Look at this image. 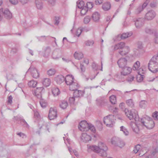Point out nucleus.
<instances>
[{"mask_svg": "<svg viewBox=\"0 0 158 158\" xmlns=\"http://www.w3.org/2000/svg\"><path fill=\"white\" fill-rule=\"evenodd\" d=\"M68 106V104L67 102L64 100L62 101L60 104V107L63 109L66 108Z\"/></svg>", "mask_w": 158, "mask_h": 158, "instance_id": "33", "label": "nucleus"}, {"mask_svg": "<svg viewBox=\"0 0 158 158\" xmlns=\"http://www.w3.org/2000/svg\"><path fill=\"white\" fill-rule=\"evenodd\" d=\"M127 59L125 58H121L119 59L117 61V64L119 67L121 68H123L127 65Z\"/></svg>", "mask_w": 158, "mask_h": 158, "instance_id": "14", "label": "nucleus"}, {"mask_svg": "<svg viewBox=\"0 0 158 158\" xmlns=\"http://www.w3.org/2000/svg\"><path fill=\"white\" fill-rule=\"evenodd\" d=\"M148 67L149 70L153 73H155L158 72V67L151 60L148 64Z\"/></svg>", "mask_w": 158, "mask_h": 158, "instance_id": "7", "label": "nucleus"}, {"mask_svg": "<svg viewBox=\"0 0 158 158\" xmlns=\"http://www.w3.org/2000/svg\"><path fill=\"white\" fill-rule=\"evenodd\" d=\"M91 148L94 152L98 153L102 156H106L107 155V151L108 148L106 144L104 143L100 142L98 143V146H92Z\"/></svg>", "mask_w": 158, "mask_h": 158, "instance_id": "1", "label": "nucleus"}, {"mask_svg": "<svg viewBox=\"0 0 158 158\" xmlns=\"http://www.w3.org/2000/svg\"><path fill=\"white\" fill-rule=\"evenodd\" d=\"M37 82L34 80H32L29 81L28 83V85L30 87H35L36 86Z\"/></svg>", "mask_w": 158, "mask_h": 158, "instance_id": "36", "label": "nucleus"}, {"mask_svg": "<svg viewBox=\"0 0 158 158\" xmlns=\"http://www.w3.org/2000/svg\"><path fill=\"white\" fill-rule=\"evenodd\" d=\"M56 73L55 70L54 69H51L48 71L47 73L50 76L54 75Z\"/></svg>", "mask_w": 158, "mask_h": 158, "instance_id": "39", "label": "nucleus"}, {"mask_svg": "<svg viewBox=\"0 0 158 158\" xmlns=\"http://www.w3.org/2000/svg\"><path fill=\"white\" fill-rule=\"evenodd\" d=\"M78 95H79V97H82L83 95L84 94V91H82V90H78Z\"/></svg>", "mask_w": 158, "mask_h": 158, "instance_id": "61", "label": "nucleus"}, {"mask_svg": "<svg viewBox=\"0 0 158 158\" xmlns=\"http://www.w3.org/2000/svg\"><path fill=\"white\" fill-rule=\"evenodd\" d=\"M40 103L41 106L43 108H45L47 106L46 103L43 100H40Z\"/></svg>", "mask_w": 158, "mask_h": 158, "instance_id": "44", "label": "nucleus"}, {"mask_svg": "<svg viewBox=\"0 0 158 158\" xmlns=\"http://www.w3.org/2000/svg\"><path fill=\"white\" fill-rule=\"evenodd\" d=\"M92 68L94 70L97 71L98 69V65L94 62L92 64Z\"/></svg>", "mask_w": 158, "mask_h": 158, "instance_id": "51", "label": "nucleus"}, {"mask_svg": "<svg viewBox=\"0 0 158 158\" xmlns=\"http://www.w3.org/2000/svg\"><path fill=\"white\" fill-rule=\"evenodd\" d=\"M145 8L142 5L139 6L135 10V13L137 15L140 14Z\"/></svg>", "mask_w": 158, "mask_h": 158, "instance_id": "31", "label": "nucleus"}, {"mask_svg": "<svg viewBox=\"0 0 158 158\" xmlns=\"http://www.w3.org/2000/svg\"><path fill=\"white\" fill-rule=\"evenodd\" d=\"M28 71L31 73L32 76L35 78H37L39 76V74L38 71L34 67L31 66L28 69Z\"/></svg>", "mask_w": 158, "mask_h": 158, "instance_id": "11", "label": "nucleus"}, {"mask_svg": "<svg viewBox=\"0 0 158 158\" xmlns=\"http://www.w3.org/2000/svg\"><path fill=\"white\" fill-rule=\"evenodd\" d=\"M111 7V4L109 2L104 3L102 6L103 9L105 11H107L109 10Z\"/></svg>", "mask_w": 158, "mask_h": 158, "instance_id": "26", "label": "nucleus"}, {"mask_svg": "<svg viewBox=\"0 0 158 158\" xmlns=\"http://www.w3.org/2000/svg\"><path fill=\"white\" fill-rule=\"evenodd\" d=\"M110 100L112 104H116L117 102L116 96L114 95H111L110 97Z\"/></svg>", "mask_w": 158, "mask_h": 158, "instance_id": "34", "label": "nucleus"}, {"mask_svg": "<svg viewBox=\"0 0 158 158\" xmlns=\"http://www.w3.org/2000/svg\"><path fill=\"white\" fill-rule=\"evenodd\" d=\"M82 30L81 29H78L76 31V35L77 36L79 37L81 35Z\"/></svg>", "mask_w": 158, "mask_h": 158, "instance_id": "53", "label": "nucleus"}, {"mask_svg": "<svg viewBox=\"0 0 158 158\" xmlns=\"http://www.w3.org/2000/svg\"><path fill=\"white\" fill-rule=\"evenodd\" d=\"M37 39L39 41H43L46 40V37L45 36H42L40 37H37Z\"/></svg>", "mask_w": 158, "mask_h": 158, "instance_id": "52", "label": "nucleus"}, {"mask_svg": "<svg viewBox=\"0 0 158 158\" xmlns=\"http://www.w3.org/2000/svg\"><path fill=\"white\" fill-rule=\"evenodd\" d=\"M145 32L146 33L150 35H157V31L156 30L151 28L148 27H147L144 29Z\"/></svg>", "mask_w": 158, "mask_h": 158, "instance_id": "15", "label": "nucleus"}, {"mask_svg": "<svg viewBox=\"0 0 158 158\" xmlns=\"http://www.w3.org/2000/svg\"><path fill=\"white\" fill-rule=\"evenodd\" d=\"M70 153L71 154L73 153L77 157L78 156V153L77 151L76 150H73V151H71V148H70Z\"/></svg>", "mask_w": 158, "mask_h": 158, "instance_id": "54", "label": "nucleus"}, {"mask_svg": "<svg viewBox=\"0 0 158 158\" xmlns=\"http://www.w3.org/2000/svg\"><path fill=\"white\" fill-rule=\"evenodd\" d=\"M48 1L49 3L52 6L55 5L56 2L55 0H48Z\"/></svg>", "mask_w": 158, "mask_h": 158, "instance_id": "57", "label": "nucleus"}, {"mask_svg": "<svg viewBox=\"0 0 158 158\" xmlns=\"http://www.w3.org/2000/svg\"><path fill=\"white\" fill-rule=\"evenodd\" d=\"M135 25L137 29L140 28L144 25V20L143 18H138L135 19L134 20Z\"/></svg>", "mask_w": 158, "mask_h": 158, "instance_id": "5", "label": "nucleus"}, {"mask_svg": "<svg viewBox=\"0 0 158 158\" xmlns=\"http://www.w3.org/2000/svg\"><path fill=\"white\" fill-rule=\"evenodd\" d=\"M156 15V13L154 10H149L145 15V19L148 21L152 20L155 17Z\"/></svg>", "mask_w": 158, "mask_h": 158, "instance_id": "8", "label": "nucleus"}, {"mask_svg": "<svg viewBox=\"0 0 158 158\" xmlns=\"http://www.w3.org/2000/svg\"><path fill=\"white\" fill-rule=\"evenodd\" d=\"M139 76H137V80L138 82H141L143 80V75L139 74Z\"/></svg>", "mask_w": 158, "mask_h": 158, "instance_id": "50", "label": "nucleus"}, {"mask_svg": "<svg viewBox=\"0 0 158 158\" xmlns=\"http://www.w3.org/2000/svg\"><path fill=\"white\" fill-rule=\"evenodd\" d=\"M126 103L128 106L131 108L134 106V103L132 99H131L127 100L126 101Z\"/></svg>", "mask_w": 158, "mask_h": 158, "instance_id": "37", "label": "nucleus"}, {"mask_svg": "<svg viewBox=\"0 0 158 158\" xmlns=\"http://www.w3.org/2000/svg\"><path fill=\"white\" fill-rule=\"evenodd\" d=\"M44 88L42 87H37L33 92V94L38 98H40L42 96V94L44 92Z\"/></svg>", "mask_w": 158, "mask_h": 158, "instance_id": "10", "label": "nucleus"}, {"mask_svg": "<svg viewBox=\"0 0 158 158\" xmlns=\"http://www.w3.org/2000/svg\"><path fill=\"white\" fill-rule=\"evenodd\" d=\"M73 91L74 92L73 93V97L70 98V103L73 104L75 101V98L79 97L78 95V91L77 89L73 90Z\"/></svg>", "mask_w": 158, "mask_h": 158, "instance_id": "21", "label": "nucleus"}, {"mask_svg": "<svg viewBox=\"0 0 158 158\" xmlns=\"http://www.w3.org/2000/svg\"><path fill=\"white\" fill-rule=\"evenodd\" d=\"M130 49L129 47H124L121 50H119L118 53L122 56H124L127 54L129 52Z\"/></svg>", "mask_w": 158, "mask_h": 158, "instance_id": "19", "label": "nucleus"}, {"mask_svg": "<svg viewBox=\"0 0 158 158\" xmlns=\"http://www.w3.org/2000/svg\"><path fill=\"white\" fill-rule=\"evenodd\" d=\"M94 42L93 40H88L85 42V45L87 46H90L93 45Z\"/></svg>", "mask_w": 158, "mask_h": 158, "instance_id": "48", "label": "nucleus"}, {"mask_svg": "<svg viewBox=\"0 0 158 158\" xmlns=\"http://www.w3.org/2000/svg\"><path fill=\"white\" fill-rule=\"evenodd\" d=\"M69 76V74L66 75L65 77L62 75H58L55 78V80L58 84H60L64 81H65L66 84L69 85V82L66 80V78Z\"/></svg>", "mask_w": 158, "mask_h": 158, "instance_id": "6", "label": "nucleus"}, {"mask_svg": "<svg viewBox=\"0 0 158 158\" xmlns=\"http://www.w3.org/2000/svg\"><path fill=\"white\" fill-rule=\"evenodd\" d=\"M52 90V94L55 96L59 95L60 93L59 89L57 88L53 87Z\"/></svg>", "mask_w": 158, "mask_h": 158, "instance_id": "30", "label": "nucleus"}, {"mask_svg": "<svg viewBox=\"0 0 158 158\" xmlns=\"http://www.w3.org/2000/svg\"><path fill=\"white\" fill-rule=\"evenodd\" d=\"M125 46V43L122 42L116 44L114 47V49L115 50L118 49L121 50Z\"/></svg>", "mask_w": 158, "mask_h": 158, "instance_id": "23", "label": "nucleus"}, {"mask_svg": "<svg viewBox=\"0 0 158 158\" xmlns=\"http://www.w3.org/2000/svg\"><path fill=\"white\" fill-rule=\"evenodd\" d=\"M10 2L12 4L16 5L18 3V0H9Z\"/></svg>", "mask_w": 158, "mask_h": 158, "instance_id": "59", "label": "nucleus"}, {"mask_svg": "<svg viewBox=\"0 0 158 158\" xmlns=\"http://www.w3.org/2000/svg\"><path fill=\"white\" fill-rule=\"evenodd\" d=\"M42 83L46 87H48L51 84V80L49 78H45L44 79Z\"/></svg>", "mask_w": 158, "mask_h": 158, "instance_id": "29", "label": "nucleus"}, {"mask_svg": "<svg viewBox=\"0 0 158 158\" xmlns=\"http://www.w3.org/2000/svg\"><path fill=\"white\" fill-rule=\"evenodd\" d=\"M150 2V0H146L145 2L143 4L142 6L145 8Z\"/></svg>", "mask_w": 158, "mask_h": 158, "instance_id": "63", "label": "nucleus"}, {"mask_svg": "<svg viewBox=\"0 0 158 158\" xmlns=\"http://www.w3.org/2000/svg\"><path fill=\"white\" fill-rule=\"evenodd\" d=\"M35 3L36 6L38 9L41 10L43 8V4L41 0H35Z\"/></svg>", "mask_w": 158, "mask_h": 158, "instance_id": "27", "label": "nucleus"}, {"mask_svg": "<svg viewBox=\"0 0 158 158\" xmlns=\"http://www.w3.org/2000/svg\"><path fill=\"white\" fill-rule=\"evenodd\" d=\"M140 63L139 61H137L134 64L133 69L134 70H137L140 66Z\"/></svg>", "mask_w": 158, "mask_h": 158, "instance_id": "42", "label": "nucleus"}, {"mask_svg": "<svg viewBox=\"0 0 158 158\" xmlns=\"http://www.w3.org/2000/svg\"><path fill=\"white\" fill-rule=\"evenodd\" d=\"M130 125L133 131L136 133H138L139 131V127L138 126V125H136L135 123L134 122H131L130 123Z\"/></svg>", "mask_w": 158, "mask_h": 158, "instance_id": "24", "label": "nucleus"}, {"mask_svg": "<svg viewBox=\"0 0 158 158\" xmlns=\"http://www.w3.org/2000/svg\"><path fill=\"white\" fill-rule=\"evenodd\" d=\"M111 143L116 146L120 148L123 147L125 145L124 142L119 138L113 137L111 139Z\"/></svg>", "mask_w": 158, "mask_h": 158, "instance_id": "3", "label": "nucleus"}, {"mask_svg": "<svg viewBox=\"0 0 158 158\" xmlns=\"http://www.w3.org/2000/svg\"><path fill=\"white\" fill-rule=\"evenodd\" d=\"M96 101L97 104L100 107H104L107 104V100L105 97H100Z\"/></svg>", "mask_w": 158, "mask_h": 158, "instance_id": "9", "label": "nucleus"}, {"mask_svg": "<svg viewBox=\"0 0 158 158\" xmlns=\"http://www.w3.org/2000/svg\"><path fill=\"white\" fill-rule=\"evenodd\" d=\"M157 1H153L150 3V6L152 8H155L157 7Z\"/></svg>", "mask_w": 158, "mask_h": 158, "instance_id": "43", "label": "nucleus"}, {"mask_svg": "<svg viewBox=\"0 0 158 158\" xmlns=\"http://www.w3.org/2000/svg\"><path fill=\"white\" fill-rule=\"evenodd\" d=\"M51 52V48L49 47H47L44 50V56L47 57L50 54Z\"/></svg>", "mask_w": 158, "mask_h": 158, "instance_id": "35", "label": "nucleus"}, {"mask_svg": "<svg viewBox=\"0 0 158 158\" xmlns=\"http://www.w3.org/2000/svg\"><path fill=\"white\" fill-rule=\"evenodd\" d=\"M84 2L82 1H81L79 2H77V6L79 8H82L84 7L85 6H84Z\"/></svg>", "mask_w": 158, "mask_h": 158, "instance_id": "40", "label": "nucleus"}, {"mask_svg": "<svg viewBox=\"0 0 158 158\" xmlns=\"http://www.w3.org/2000/svg\"><path fill=\"white\" fill-rule=\"evenodd\" d=\"M92 17L94 21H98L100 18L99 14L97 12H95L92 15Z\"/></svg>", "mask_w": 158, "mask_h": 158, "instance_id": "28", "label": "nucleus"}, {"mask_svg": "<svg viewBox=\"0 0 158 158\" xmlns=\"http://www.w3.org/2000/svg\"><path fill=\"white\" fill-rule=\"evenodd\" d=\"M151 60L158 67V55L157 56H153Z\"/></svg>", "mask_w": 158, "mask_h": 158, "instance_id": "38", "label": "nucleus"}, {"mask_svg": "<svg viewBox=\"0 0 158 158\" xmlns=\"http://www.w3.org/2000/svg\"><path fill=\"white\" fill-rule=\"evenodd\" d=\"M144 125L147 128L149 129H152L155 126L154 121L152 119H150L148 120V119H145Z\"/></svg>", "mask_w": 158, "mask_h": 158, "instance_id": "12", "label": "nucleus"}, {"mask_svg": "<svg viewBox=\"0 0 158 158\" xmlns=\"http://www.w3.org/2000/svg\"><path fill=\"white\" fill-rule=\"evenodd\" d=\"M143 119H134L135 124L139 127V126H144L145 121L143 120Z\"/></svg>", "mask_w": 158, "mask_h": 158, "instance_id": "25", "label": "nucleus"}, {"mask_svg": "<svg viewBox=\"0 0 158 158\" xmlns=\"http://www.w3.org/2000/svg\"><path fill=\"white\" fill-rule=\"evenodd\" d=\"M1 9H2V12L1 13L2 17L3 15H4L5 17L7 19L11 18L12 16L11 13L8 9H5L3 10L2 8Z\"/></svg>", "mask_w": 158, "mask_h": 158, "instance_id": "17", "label": "nucleus"}, {"mask_svg": "<svg viewBox=\"0 0 158 158\" xmlns=\"http://www.w3.org/2000/svg\"><path fill=\"white\" fill-rule=\"evenodd\" d=\"M124 112L126 116L130 118H139L137 111L135 109H132L130 111L127 109H125Z\"/></svg>", "mask_w": 158, "mask_h": 158, "instance_id": "2", "label": "nucleus"}, {"mask_svg": "<svg viewBox=\"0 0 158 158\" xmlns=\"http://www.w3.org/2000/svg\"><path fill=\"white\" fill-rule=\"evenodd\" d=\"M152 116L154 118H158V112L156 111L154 112L152 114Z\"/></svg>", "mask_w": 158, "mask_h": 158, "instance_id": "56", "label": "nucleus"}, {"mask_svg": "<svg viewBox=\"0 0 158 158\" xmlns=\"http://www.w3.org/2000/svg\"><path fill=\"white\" fill-rule=\"evenodd\" d=\"M91 139V136L88 135L86 133H84L82 134L81 139L83 142L86 143L90 140Z\"/></svg>", "mask_w": 158, "mask_h": 158, "instance_id": "20", "label": "nucleus"}, {"mask_svg": "<svg viewBox=\"0 0 158 158\" xmlns=\"http://www.w3.org/2000/svg\"><path fill=\"white\" fill-rule=\"evenodd\" d=\"M12 97L11 95L9 96L8 98L7 102L11 104L12 102Z\"/></svg>", "mask_w": 158, "mask_h": 158, "instance_id": "62", "label": "nucleus"}, {"mask_svg": "<svg viewBox=\"0 0 158 158\" xmlns=\"http://www.w3.org/2000/svg\"><path fill=\"white\" fill-rule=\"evenodd\" d=\"M121 69L122 71L121 72V75L126 76L130 74L131 71V69L130 67L126 66Z\"/></svg>", "mask_w": 158, "mask_h": 158, "instance_id": "16", "label": "nucleus"}, {"mask_svg": "<svg viewBox=\"0 0 158 158\" xmlns=\"http://www.w3.org/2000/svg\"><path fill=\"white\" fill-rule=\"evenodd\" d=\"M128 33H123L121 36L122 39H124L130 36Z\"/></svg>", "mask_w": 158, "mask_h": 158, "instance_id": "47", "label": "nucleus"}, {"mask_svg": "<svg viewBox=\"0 0 158 158\" xmlns=\"http://www.w3.org/2000/svg\"><path fill=\"white\" fill-rule=\"evenodd\" d=\"M63 139L64 141V143L67 145V144H69V139L68 138H66V137H63Z\"/></svg>", "mask_w": 158, "mask_h": 158, "instance_id": "60", "label": "nucleus"}, {"mask_svg": "<svg viewBox=\"0 0 158 158\" xmlns=\"http://www.w3.org/2000/svg\"><path fill=\"white\" fill-rule=\"evenodd\" d=\"M134 78L135 77L134 76H131L129 77L127 79V81L129 82H131L133 81Z\"/></svg>", "mask_w": 158, "mask_h": 158, "instance_id": "58", "label": "nucleus"}, {"mask_svg": "<svg viewBox=\"0 0 158 158\" xmlns=\"http://www.w3.org/2000/svg\"><path fill=\"white\" fill-rule=\"evenodd\" d=\"M75 58L78 60H80L83 57V54L81 52L77 53L76 52L74 54Z\"/></svg>", "mask_w": 158, "mask_h": 158, "instance_id": "32", "label": "nucleus"}, {"mask_svg": "<svg viewBox=\"0 0 158 158\" xmlns=\"http://www.w3.org/2000/svg\"><path fill=\"white\" fill-rule=\"evenodd\" d=\"M114 119H104L103 122L106 125L109 127H112L114 123Z\"/></svg>", "mask_w": 158, "mask_h": 158, "instance_id": "22", "label": "nucleus"}, {"mask_svg": "<svg viewBox=\"0 0 158 158\" xmlns=\"http://www.w3.org/2000/svg\"><path fill=\"white\" fill-rule=\"evenodd\" d=\"M79 87L78 84L76 80L72 81L70 82V90L73 91L77 89Z\"/></svg>", "mask_w": 158, "mask_h": 158, "instance_id": "18", "label": "nucleus"}, {"mask_svg": "<svg viewBox=\"0 0 158 158\" xmlns=\"http://www.w3.org/2000/svg\"><path fill=\"white\" fill-rule=\"evenodd\" d=\"M88 9H87L86 6H85L82 8L81 11V15L83 16L85 15L88 11Z\"/></svg>", "mask_w": 158, "mask_h": 158, "instance_id": "41", "label": "nucleus"}, {"mask_svg": "<svg viewBox=\"0 0 158 158\" xmlns=\"http://www.w3.org/2000/svg\"><path fill=\"white\" fill-rule=\"evenodd\" d=\"M89 123L85 120L81 121L79 123L78 126V128L79 130L82 131H88V127H89Z\"/></svg>", "mask_w": 158, "mask_h": 158, "instance_id": "4", "label": "nucleus"}, {"mask_svg": "<svg viewBox=\"0 0 158 158\" xmlns=\"http://www.w3.org/2000/svg\"><path fill=\"white\" fill-rule=\"evenodd\" d=\"M34 117L35 118H40V115L38 112H36L34 113Z\"/></svg>", "mask_w": 158, "mask_h": 158, "instance_id": "64", "label": "nucleus"}, {"mask_svg": "<svg viewBox=\"0 0 158 158\" xmlns=\"http://www.w3.org/2000/svg\"><path fill=\"white\" fill-rule=\"evenodd\" d=\"M89 127H88V130H90L93 133H95L96 131V130L95 129V127L94 126L92 125L89 123Z\"/></svg>", "mask_w": 158, "mask_h": 158, "instance_id": "46", "label": "nucleus"}, {"mask_svg": "<svg viewBox=\"0 0 158 158\" xmlns=\"http://www.w3.org/2000/svg\"><path fill=\"white\" fill-rule=\"evenodd\" d=\"M57 110L56 108L51 107L49 111V118H54L57 117Z\"/></svg>", "mask_w": 158, "mask_h": 158, "instance_id": "13", "label": "nucleus"}, {"mask_svg": "<svg viewBox=\"0 0 158 158\" xmlns=\"http://www.w3.org/2000/svg\"><path fill=\"white\" fill-rule=\"evenodd\" d=\"M93 5L92 2H89L87 3L86 6L88 9H91L93 8Z\"/></svg>", "mask_w": 158, "mask_h": 158, "instance_id": "49", "label": "nucleus"}, {"mask_svg": "<svg viewBox=\"0 0 158 158\" xmlns=\"http://www.w3.org/2000/svg\"><path fill=\"white\" fill-rule=\"evenodd\" d=\"M19 122L20 124L22 125H23L26 124L27 126H28L27 123L24 120V119H19Z\"/></svg>", "mask_w": 158, "mask_h": 158, "instance_id": "55", "label": "nucleus"}, {"mask_svg": "<svg viewBox=\"0 0 158 158\" xmlns=\"http://www.w3.org/2000/svg\"><path fill=\"white\" fill-rule=\"evenodd\" d=\"M90 17L87 16L85 17L84 19V22L85 24L88 23L90 21Z\"/></svg>", "mask_w": 158, "mask_h": 158, "instance_id": "45", "label": "nucleus"}]
</instances>
